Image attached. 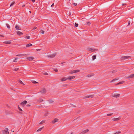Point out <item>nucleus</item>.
I'll use <instances>...</instances> for the list:
<instances>
[{
  "instance_id": "1",
  "label": "nucleus",
  "mask_w": 134,
  "mask_h": 134,
  "mask_svg": "<svg viewBox=\"0 0 134 134\" xmlns=\"http://www.w3.org/2000/svg\"><path fill=\"white\" fill-rule=\"evenodd\" d=\"M8 128H6L4 130L1 131L0 132L1 134H8L9 133Z\"/></svg>"
},
{
  "instance_id": "2",
  "label": "nucleus",
  "mask_w": 134,
  "mask_h": 134,
  "mask_svg": "<svg viewBox=\"0 0 134 134\" xmlns=\"http://www.w3.org/2000/svg\"><path fill=\"white\" fill-rule=\"evenodd\" d=\"M87 50L89 51H91L92 52H93L94 51H97L98 50V49H94L91 48H87Z\"/></svg>"
},
{
  "instance_id": "3",
  "label": "nucleus",
  "mask_w": 134,
  "mask_h": 134,
  "mask_svg": "<svg viewBox=\"0 0 134 134\" xmlns=\"http://www.w3.org/2000/svg\"><path fill=\"white\" fill-rule=\"evenodd\" d=\"M134 78V74H131L127 76L126 77V78L127 79H132Z\"/></svg>"
},
{
  "instance_id": "4",
  "label": "nucleus",
  "mask_w": 134,
  "mask_h": 134,
  "mask_svg": "<svg viewBox=\"0 0 134 134\" xmlns=\"http://www.w3.org/2000/svg\"><path fill=\"white\" fill-rule=\"evenodd\" d=\"M120 94H114L112 95V96L115 98H118L120 97Z\"/></svg>"
},
{
  "instance_id": "5",
  "label": "nucleus",
  "mask_w": 134,
  "mask_h": 134,
  "mask_svg": "<svg viewBox=\"0 0 134 134\" xmlns=\"http://www.w3.org/2000/svg\"><path fill=\"white\" fill-rule=\"evenodd\" d=\"M27 103L26 100H24L23 102L21 103V105L23 106H24Z\"/></svg>"
},
{
  "instance_id": "6",
  "label": "nucleus",
  "mask_w": 134,
  "mask_h": 134,
  "mask_svg": "<svg viewBox=\"0 0 134 134\" xmlns=\"http://www.w3.org/2000/svg\"><path fill=\"white\" fill-rule=\"evenodd\" d=\"M40 92L42 94H45L46 92V91L44 88H43Z\"/></svg>"
},
{
  "instance_id": "7",
  "label": "nucleus",
  "mask_w": 134,
  "mask_h": 134,
  "mask_svg": "<svg viewBox=\"0 0 134 134\" xmlns=\"http://www.w3.org/2000/svg\"><path fill=\"white\" fill-rule=\"evenodd\" d=\"M17 34L18 35H22L23 34V33L19 31H17L16 32Z\"/></svg>"
},
{
  "instance_id": "8",
  "label": "nucleus",
  "mask_w": 134,
  "mask_h": 134,
  "mask_svg": "<svg viewBox=\"0 0 134 134\" xmlns=\"http://www.w3.org/2000/svg\"><path fill=\"white\" fill-rule=\"evenodd\" d=\"M59 120L57 118H55L53 121L52 122V124H54L56 122H58Z\"/></svg>"
},
{
  "instance_id": "9",
  "label": "nucleus",
  "mask_w": 134,
  "mask_h": 134,
  "mask_svg": "<svg viewBox=\"0 0 134 134\" xmlns=\"http://www.w3.org/2000/svg\"><path fill=\"white\" fill-rule=\"evenodd\" d=\"M29 61H31L34 59V58L31 57H27L26 58Z\"/></svg>"
},
{
  "instance_id": "10",
  "label": "nucleus",
  "mask_w": 134,
  "mask_h": 134,
  "mask_svg": "<svg viewBox=\"0 0 134 134\" xmlns=\"http://www.w3.org/2000/svg\"><path fill=\"white\" fill-rule=\"evenodd\" d=\"M130 57L129 56H125L122 57H121V59H127L129 58Z\"/></svg>"
},
{
  "instance_id": "11",
  "label": "nucleus",
  "mask_w": 134,
  "mask_h": 134,
  "mask_svg": "<svg viewBox=\"0 0 134 134\" xmlns=\"http://www.w3.org/2000/svg\"><path fill=\"white\" fill-rule=\"evenodd\" d=\"M75 77V76H71L69 77L68 78V79L71 80L74 79Z\"/></svg>"
},
{
  "instance_id": "12",
  "label": "nucleus",
  "mask_w": 134,
  "mask_h": 134,
  "mask_svg": "<svg viewBox=\"0 0 134 134\" xmlns=\"http://www.w3.org/2000/svg\"><path fill=\"white\" fill-rule=\"evenodd\" d=\"M121 119V118L119 117L118 118H115L113 119V120L114 121H117Z\"/></svg>"
},
{
  "instance_id": "13",
  "label": "nucleus",
  "mask_w": 134,
  "mask_h": 134,
  "mask_svg": "<svg viewBox=\"0 0 134 134\" xmlns=\"http://www.w3.org/2000/svg\"><path fill=\"white\" fill-rule=\"evenodd\" d=\"M56 55L55 54H54L49 55H48V57H50L51 58H53Z\"/></svg>"
},
{
  "instance_id": "14",
  "label": "nucleus",
  "mask_w": 134,
  "mask_h": 134,
  "mask_svg": "<svg viewBox=\"0 0 134 134\" xmlns=\"http://www.w3.org/2000/svg\"><path fill=\"white\" fill-rule=\"evenodd\" d=\"M15 28L16 30H21V29L19 26H18V25H16L15 26Z\"/></svg>"
},
{
  "instance_id": "15",
  "label": "nucleus",
  "mask_w": 134,
  "mask_h": 134,
  "mask_svg": "<svg viewBox=\"0 0 134 134\" xmlns=\"http://www.w3.org/2000/svg\"><path fill=\"white\" fill-rule=\"evenodd\" d=\"M94 75V74L93 73H91L90 74H89L87 76V77H91L92 76H93Z\"/></svg>"
},
{
  "instance_id": "16",
  "label": "nucleus",
  "mask_w": 134,
  "mask_h": 134,
  "mask_svg": "<svg viewBox=\"0 0 134 134\" xmlns=\"http://www.w3.org/2000/svg\"><path fill=\"white\" fill-rule=\"evenodd\" d=\"M89 131V130L88 129H86L84 131H83L81 133L82 134H85L87 132H88Z\"/></svg>"
},
{
  "instance_id": "17",
  "label": "nucleus",
  "mask_w": 134,
  "mask_h": 134,
  "mask_svg": "<svg viewBox=\"0 0 134 134\" xmlns=\"http://www.w3.org/2000/svg\"><path fill=\"white\" fill-rule=\"evenodd\" d=\"M3 43L6 44H9L11 43V42L8 41H6L4 42Z\"/></svg>"
},
{
  "instance_id": "18",
  "label": "nucleus",
  "mask_w": 134,
  "mask_h": 134,
  "mask_svg": "<svg viewBox=\"0 0 134 134\" xmlns=\"http://www.w3.org/2000/svg\"><path fill=\"white\" fill-rule=\"evenodd\" d=\"M26 55H27L26 54H20L18 55H17V56L23 57V56H25Z\"/></svg>"
},
{
  "instance_id": "19",
  "label": "nucleus",
  "mask_w": 134,
  "mask_h": 134,
  "mask_svg": "<svg viewBox=\"0 0 134 134\" xmlns=\"http://www.w3.org/2000/svg\"><path fill=\"white\" fill-rule=\"evenodd\" d=\"M67 79V78H66V77H64L61 80L62 81H65Z\"/></svg>"
},
{
  "instance_id": "20",
  "label": "nucleus",
  "mask_w": 134,
  "mask_h": 134,
  "mask_svg": "<svg viewBox=\"0 0 134 134\" xmlns=\"http://www.w3.org/2000/svg\"><path fill=\"white\" fill-rule=\"evenodd\" d=\"M117 71V70H113L111 71V72L113 74H115L116 73Z\"/></svg>"
},
{
  "instance_id": "21",
  "label": "nucleus",
  "mask_w": 134,
  "mask_h": 134,
  "mask_svg": "<svg viewBox=\"0 0 134 134\" xmlns=\"http://www.w3.org/2000/svg\"><path fill=\"white\" fill-rule=\"evenodd\" d=\"M125 82V81H121V82H119V83H118L116 84V85H119L120 84H122L124 83Z\"/></svg>"
},
{
  "instance_id": "22",
  "label": "nucleus",
  "mask_w": 134,
  "mask_h": 134,
  "mask_svg": "<svg viewBox=\"0 0 134 134\" xmlns=\"http://www.w3.org/2000/svg\"><path fill=\"white\" fill-rule=\"evenodd\" d=\"M93 97V95H90L89 96H87L85 97V98H88L89 97L92 98Z\"/></svg>"
},
{
  "instance_id": "23",
  "label": "nucleus",
  "mask_w": 134,
  "mask_h": 134,
  "mask_svg": "<svg viewBox=\"0 0 134 134\" xmlns=\"http://www.w3.org/2000/svg\"><path fill=\"white\" fill-rule=\"evenodd\" d=\"M43 101V100L42 99H38L37 100V102H42Z\"/></svg>"
},
{
  "instance_id": "24",
  "label": "nucleus",
  "mask_w": 134,
  "mask_h": 134,
  "mask_svg": "<svg viewBox=\"0 0 134 134\" xmlns=\"http://www.w3.org/2000/svg\"><path fill=\"white\" fill-rule=\"evenodd\" d=\"M96 56L95 55H93L92 56V60H94L96 59Z\"/></svg>"
},
{
  "instance_id": "25",
  "label": "nucleus",
  "mask_w": 134,
  "mask_h": 134,
  "mask_svg": "<svg viewBox=\"0 0 134 134\" xmlns=\"http://www.w3.org/2000/svg\"><path fill=\"white\" fill-rule=\"evenodd\" d=\"M32 45L30 43H29V44H27L26 45V47H29L31 46H32Z\"/></svg>"
},
{
  "instance_id": "26",
  "label": "nucleus",
  "mask_w": 134,
  "mask_h": 134,
  "mask_svg": "<svg viewBox=\"0 0 134 134\" xmlns=\"http://www.w3.org/2000/svg\"><path fill=\"white\" fill-rule=\"evenodd\" d=\"M43 127H44V126L41 128L39 129H38L37 131L38 132V131H41V130H42V129H43Z\"/></svg>"
},
{
  "instance_id": "27",
  "label": "nucleus",
  "mask_w": 134,
  "mask_h": 134,
  "mask_svg": "<svg viewBox=\"0 0 134 134\" xmlns=\"http://www.w3.org/2000/svg\"><path fill=\"white\" fill-rule=\"evenodd\" d=\"M74 72L75 73H76L79 72L80 71V70H74Z\"/></svg>"
},
{
  "instance_id": "28",
  "label": "nucleus",
  "mask_w": 134,
  "mask_h": 134,
  "mask_svg": "<svg viewBox=\"0 0 134 134\" xmlns=\"http://www.w3.org/2000/svg\"><path fill=\"white\" fill-rule=\"evenodd\" d=\"M45 122V121L43 120L41 121L40 123L39 124L40 125L41 124H43Z\"/></svg>"
},
{
  "instance_id": "29",
  "label": "nucleus",
  "mask_w": 134,
  "mask_h": 134,
  "mask_svg": "<svg viewBox=\"0 0 134 134\" xmlns=\"http://www.w3.org/2000/svg\"><path fill=\"white\" fill-rule=\"evenodd\" d=\"M19 82L21 84H22L23 85L24 84V83H23V82H22V81L20 80H19Z\"/></svg>"
},
{
  "instance_id": "30",
  "label": "nucleus",
  "mask_w": 134,
  "mask_h": 134,
  "mask_svg": "<svg viewBox=\"0 0 134 134\" xmlns=\"http://www.w3.org/2000/svg\"><path fill=\"white\" fill-rule=\"evenodd\" d=\"M6 25L7 26V27L8 29L10 28V27L9 25L8 24H6Z\"/></svg>"
},
{
  "instance_id": "31",
  "label": "nucleus",
  "mask_w": 134,
  "mask_h": 134,
  "mask_svg": "<svg viewBox=\"0 0 134 134\" xmlns=\"http://www.w3.org/2000/svg\"><path fill=\"white\" fill-rule=\"evenodd\" d=\"M14 3H15V2L14 1L11 4H10V6L11 7V6H12V5H13L14 4Z\"/></svg>"
},
{
  "instance_id": "32",
  "label": "nucleus",
  "mask_w": 134,
  "mask_h": 134,
  "mask_svg": "<svg viewBox=\"0 0 134 134\" xmlns=\"http://www.w3.org/2000/svg\"><path fill=\"white\" fill-rule=\"evenodd\" d=\"M18 59V58H15L14 61H13V62H17V60Z\"/></svg>"
},
{
  "instance_id": "33",
  "label": "nucleus",
  "mask_w": 134,
  "mask_h": 134,
  "mask_svg": "<svg viewBox=\"0 0 134 134\" xmlns=\"http://www.w3.org/2000/svg\"><path fill=\"white\" fill-rule=\"evenodd\" d=\"M121 133V132L120 131H119L118 132H116L115 133H114V134H119V133Z\"/></svg>"
},
{
  "instance_id": "34",
  "label": "nucleus",
  "mask_w": 134,
  "mask_h": 134,
  "mask_svg": "<svg viewBox=\"0 0 134 134\" xmlns=\"http://www.w3.org/2000/svg\"><path fill=\"white\" fill-rule=\"evenodd\" d=\"M118 79H113V80H112L111 81V82H112L114 81H115L117 80H118Z\"/></svg>"
},
{
  "instance_id": "35",
  "label": "nucleus",
  "mask_w": 134,
  "mask_h": 134,
  "mask_svg": "<svg viewBox=\"0 0 134 134\" xmlns=\"http://www.w3.org/2000/svg\"><path fill=\"white\" fill-rule=\"evenodd\" d=\"M78 26V24L75 23V26L76 27H77Z\"/></svg>"
},
{
  "instance_id": "36",
  "label": "nucleus",
  "mask_w": 134,
  "mask_h": 134,
  "mask_svg": "<svg viewBox=\"0 0 134 134\" xmlns=\"http://www.w3.org/2000/svg\"><path fill=\"white\" fill-rule=\"evenodd\" d=\"M74 73H75V72H74V70H73L71 72H70L69 73L70 74H73Z\"/></svg>"
},
{
  "instance_id": "37",
  "label": "nucleus",
  "mask_w": 134,
  "mask_h": 134,
  "mask_svg": "<svg viewBox=\"0 0 134 134\" xmlns=\"http://www.w3.org/2000/svg\"><path fill=\"white\" fill-rule=\"evenodd\" d=\"M54 70L56 72H58V70L57 69H54Z\"/></svg>"
},
{
  "instance_id": "38",
  "label": "nucleus",
  "mask_w": 134,
  "mask_h": 134,
  "mask_svg": "<svg viewBox=\"0 0 134 134\" xmlns=\"http://www.w3.org/2000/svg\"><path fill=\"white\" fill-rule=\"evenodd\" d=\"M48 114V112H46L45 114H44V116H46L47 115V114Z\"/></svg>"
},
{
  "instance_id": "39",
  "label": "nucleus",
  "mask_w": 134,
  "mask_h": 134,
  "mask_svg": "<svg viewBox=\"0 0 134 134\" xmlns=\"http://www.w3.org/2000/svg\"><path fill=\"white\" fill-rule=\"evenodd\" d=\"M26 38L27 39H29L30 38V37L29 36H27Z\"/></svg>"
},
{
  "instance_id": "40",
  "label": "nucleus",
  "mask_w": 134,
  "mask_h": 134,
  "mask_svg": "<svg viewBox=\"0 0 134 134\" xmlns=\"http://www.w3.org/2000/svg\"><path fill=\"white\" fill-rule=\"evenodd\" d=\"M18 109L19 110L21 111H23L22 109L20 107H18Z\"/></svg>"
},
{
  "instance_id": "41",
  "label": "nucleus",
  "mask_w": 134,
  "mask_h": 134,
  "mask_svg": "<svg viewBox=\"0 0 134 134\" xmlns=\"http://www.w3.org/2000/svg\"><path fill=\"white\" fill-rule=\"evenodd\" d=\"M113 114V113H111V114H107V116H110L111 115H112V114Z\"/></svg>"
},
{
  "instance_id": "42",
  "label": "nucleus",
  "mask_w": 134,
  "mask_h": 134,
  "mask_svg": "<svg viewBox=\"0 0 134 134\" xmlns=\"http://www.w3.org/2000/svg\"><path fill=\"white\" fill-rule=\"evenodd\" d=\"M19 69V68H15V69L14 70V71H17V70H18Z\"/></svg>"
},
{
  "instance_id": "43",
  "label": "nucleus",
  "mask_w": 134,
  "mask_h": 134,
  "mask_svg": "<svg viewBox=\"0 0 134 134\" xmlns=\"http://www.w3.org/2000/svg\"><path fill=\"white\" fill-rule=\"evenodd\" d=\"M43 74L44 75H48V74L47 72H45Z\"/></svg>"
},
{
  "instance_id": "44",
  "label": "nucleus",
  "mask_w": 134,
  "mask_h": 134,
  "mask_svg": "<svg viewBox=\"0 0 134 134\" xmlns=\"http://www.w3.org/2000/svg\"><path fill=\"white\" fill-rule=\"evenodd\" d=\"M33 83H38L36 81H33Z\"/></svg>"
},
{
  "instance_id": "45",
  "label": "nucleus",
  "mask_w": 134,
  "mask_h": 134,
  "mask_svg": "<svg viewBox=\"0 0 134 134\" xmlns=\"http://www.w3.org/2000/svg\"><path fill=\"white\" fill-rule=\"evenodd\" d=\"M41 33L42 34H44V31L43 30H41Z\"/></svg>"
},
{
  "instance_id": "46",
  "label": "nucleus",
  "mask_w": 134,
  "mask_h": 134,
  "mask_svg": "<svg viewBox=\"0 0 134 134\" xmlns=\"http://www.w3.org/2000/svg\"><path fill=\"white\" fill-rule=\"evenodd\" d=\"M73 4L75 6H76L77 5V4L76 3H73Z\"/></svg>"
},
{
  "instance_id": "47",
  "label": "nucleus",
  "mask_w": 134,
  "mask_h": 134,
  "mask_svg": "<svg viewBox=\"0 0 134 134\" xmlns=\"http://www.w3.org/2000/svg\"><path fill=\"white\" fill-rule=\"evenodd\" d=\"M91 24V23H90L89 22H88L87 23V24L88 25H90Z\"/></svg>"
},
{
  "instance_id": "48",
  "label": "nucleus",
  "mask_w": 134,
  "mask_h": 134,
  "mask_svg": "<svg viewBox=\"0 0 134 134\" xmlns=\"http://www.w3.org/2000/svg\"><path fill=\"white\" fill-rule=\"evenodd\" d=\"M30 105H30V104H27L26 105V106L27 107H30Z\"/></svg>"
},
{
  "instance_id": "49",
  "label": "nucleus",
  "mask_w": 134,
  "mask_h": 134,
  "mask_svg": "<svg viewBox=\"0 0 134 134\" xmlns=\"http://www.w3.org/2000/svg\"><path fill=\"white\" fill-rule=\"evenodd\" d=\"M50 102L52 103L53 102V100L49 101Z\"/></svg>"
},
{
  "instance_id": "50",
  "label": "nucleus",
  "mask_w": 134,
  "mask_h": 134,
  "mask_svg": "<svg viewBox=\"0 0 134 134\" xmlns=\"http://www.w3.org/2000/svg\"><path fill=\"white\" fill-rule=\"evenodd\" d=\"M33 2H35V0H31Z\"/></svg>"
},
{
  "instance_id": "51",
  "label": "nucleus",
  "mask_w": 134,
  "mask_h": 134,
  "mask_svg": "<svg viewBox=\"0 0 134 134\" xmlns=\"http://www.w3.org/2000/svg\"><path fill=\"white\" fill-rule=\"evenodd\" d=\"M36 28H37V27H34V28L33 30H35V29H36Z\"/></svg>"
},
{
  "instance_id": "52",
  "label": "nucleus",
  "mask_w": 134,
  "mask_h": 134,
  "mask_svg": "<svg viewBox=\"0 0 134 134\" xmlns=\"http://www.w3.org/2000/svg\"><path fill=\"white\" fill-rule=\"evenodd\" d=\"M40 49H36V50L38 51H39L40 50Z\"/></svg>"
},
{
  "instance_id": "53",
  "label": "nucleus",
  "mask_w": 134,
  "mask_h": 134,
  "mask_svg": "<svg viewBox=\"0 0 134 134\" xmlns=\"http://www.w3.org/2000/svg\"><path fill=\"white\" fill-rule=\"evenodd\" d=\"M54 5V3H53L51 5V7H52Z\"/></svg>"
},
{
  "instance_id": "54",
  "label": "nucleus",
  "mask_w": 134,
  "mask_h": 134,
  "mask_svg": "<svg viewBox=\"0 0 134 134\" xmlns=\"http://www.w3.org/2000/svg\"><path fill=\"white\" fill-rule=\"evenodd\" d=\"M126 4H125V3L123 4H122V5H123V6H124V5H126Z\"/></svg>"
},
{
  "instance_id": "55",
  "label": "nucleus",
  "mask_w": 134,
  "mask_h": 134,
  "mask_svg": "<svg viewBox=\"0 0 134 134\" xmlns=\"http://www.w3.org/2000/svg\"><path fill=\"white\" fill-rule=\"evenodd\" d=\"M130 21H129V23H128V25H129L130 24Z\"/></svg>"
},
{
  "instance_id": "56",
  "label": "nucleus",
  "mask_w": 134,
  "mask_h": 134,
  "mask_svg": "<svg viewBox=\"0 0 134 134\" xmlns=\"http://www.w3.org/2000/svg\"><path fill=\"white\" fill-rule=\"evenodd\" d=\"M25 6V5L24 4L22 5V7H24Z\"/></svg>"
},
{
  "instance_id": "57",
  "label": "nucleus",
  "mask_w": 134,
  "mask_h": 134,
  "mask_svg": "<svg viewBox=\"0 0 134 134\" xmlns=\"http://www.w3.org/2000/svg\"><path fill=\"white\" fill-rule=\"evenodd\" d=\"M73 132H71V134H73Z\"/></svg>"
},
{
  "instance_id": "58",
  "label": "nucleus",
  "mask_w": 134,
  "mask_h": 134,
  "mask_svg": "<svg viewBox=\"0 0 134 134\" xmlns=\"http://www.w3.org/2000/svg\"><path fill=\"white\" fill-rule=\"evenodd\" d=\"M30 12V13H31V11H30V12Z\"/></svg>"
},
{
  "instance_id": "59",
  "label": "nucleus",
  "mask_w": 134,
  "mask_h": 134,
  "mask_svg": "<svg viewBox=\"0 0 134 134\" xmlns=\"http://www.w3.org/2000/svg\"><path fill=\"white\" fill-rule=\"evenodd\" d=\"M21 113V114H22V113H21H21Z\"/></svg>"
},
{
  "instance_id": "60",
  "label": "nucleus",
  "mask_w": 134,
  "mask_h": 134,
  "mask_svg": "<svg viewBox=\"0 0 134 134\" xmlns=\"http://www.w3.org/2000/svg\"><path fill=\"white\" fill-rule=\"evenodd\" d=\"M12 132H14V131H13Z\"/></svg>"
},
{
  "instance_id": "61",
  "label": "nucleus",
  "mask_w": 134,
  "mask_h": 134,
  "mask_svg": "<svg viewBox=\"0 0 134 134\" xmlns=\"http://www.w3.org/2000/svg\"><path fill=\"white\" fill-rule=\"evenodd\" d=\"M1 36L3 37V36L2 35H1Z\"/></svg>"
}]
</instances>
